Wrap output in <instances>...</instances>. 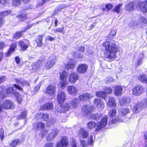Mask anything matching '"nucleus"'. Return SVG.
Here are the masks:
<instances>
[{
    "label": "nucleus",
    "mask_w": 147,
    "mask_h": 147,
    "mask_svg": "<svg viewBox=\"0 0 147 147\" xmlns=\"http://www.w3.org/2000/svg\"><path fill=\"white\" fill-rule=\"evenodd\" d=\"M102 45L106 51L105 53L106 58L114 59L117 57V53L118 51L119 47L114 41H106L103 43Z\"/></svg>",
    "instance_id": "nucleus-1"
},
{
    "label": "nucleus",
    "mask_w": 147,
    "mask_h": 147,
    "mask_svg": "<svg viewBox=\"0 0 147 147\" xmlns=\"http://www.w3.org/2000/svg\"><path fill=\"white\" fill-rule=\"evenodd\" d=\"M14 87L11 86L8 88L6 92L8 94H13L16 97L18 102L20 103L22 100V98L19 93L16 92L17 89L20 91L22 90V89L21 87L17 84H14Z\"/></svg>",
    "instance_id": "nucleus-2"
},
{
    "label": "nucleus",
    "mask_w": 147,
    "mask_h": 147,
    "mask_svg": "<svg viewBox=\"0 0 147 147\" xmlns=\"http://www.w3.org/2000/svg\"><path fill=\"white\" fill-rule=\"evenodd\" d=\"M144 88L140 84L135 86L133 89V94L134 96H140L144 92Z\"/></svg>",
    "instance_id": "nucleus-3"
},
{
    "label": "nucleus",
    "mask_w": 147,
    "mask_h": 147,
    "mask_svg": "<svg viewBox=\"0 0 147 147\" xmlns=\"http://www.w3.org/2000/svg\"><path fill=\"white\" fill-rule=\"evenodd\" d=\"M116 115L117 110L115 109L110 110L109 113V115L110 117L113 122H115L117 121L120 122L122 121L123 120L121 119H118V118H117Z\"/></svg>",
    "instance_id": "nucleus-4"
},
{
    "label": "nucleus",
    "mask_w": 147,
    "mask_h": 147,
    "mask_svg": "<svg viewBox=\"0 0 147 147\" xmlns=\"http://www.w3.org/2000/svg\"><path fill=\"white\" fill-rule=\"evenodd\" d=\"M56 56L55 55L50 56L49 59L45 63V67L47 69H49L52 67L56 62Z\"/></svg>",
    "instance_id": "nucleus-5"
},
{
    "label": "nucleus",
    "mask_w": 147,
    "mask_h": 147,
    "mask_svg": "<svg viewBox=\"0 0 147 147\" xmlns=\"http://www.w3.org/2000/svg\"><path fill=\"white\" fill-rule=\"evenodd\" d=\"M108 121V117L107 116H105L102 118L99 122V124L96 126V130L98 131L101 128H104L107 125Z\"/></svg>",
    "instance_id": "nucleus-6"
},
{
    "label": "nucleus",
    "mask_w": 147,
    "mask_h": 147,
    "mask_svg": "<svg viewBox=\"0 0 147 147\" xmlns=\"http://www.w3.org/2000/svg\"><path fill=\"white\" fill-rule=\"evenodd\" d=\"M68 94L72 96H74L77 95L78 92L77 88L72 85L70 86L67 88Z\"/></svg>",
    "instance_id": "nucleus-7"
},
{
    "label": "nucleus",
    "mask_w": 147,
    "mask_h": 147,
    "mask_svg": "<svg viewBox=\"0 0 147 147\" xmlns=\"http://www.w3.org/2000/svg\"><path fill=\"white\" fill-rule=\"evenodd\" d=\"M88 68V66L86 64H80L77 67V71L79 74H83L86 72Z\"/></svg>",
    "instance_id": "nucleus-8"
},
{
    "label": "nucleus",
    "mask_w": 147,
    "mask_h": 147,
    "mask_svg": "<svg viewBox=\"0 0 147 147\" xmlns=\"http://www.w3.org/2000/svg\"><path fill=\"white\" fill-rule=\"evenodd\" d=\"M56 89V87L53 85H49L46 89L45 93L46 94L51 96L55 93Z\"/></svg>",
    "instance_id": "nucleus-9"
},
{
    "label": "nucleus",
    "mask_w": 147,
    "mask_h": 147,
    "mask_svg": "<svg viewBox=\"0 0 147 147\" xmlns=\"http://www.w3.org/2000/svg\"><path fill=\"white\" fill-rule=\"evenodd\" d=\"M18 45L20 47L21 50L24 51L29 47V42L26 40H21L18 42Z\"/></svg>",
    "instance_id": "nucleus-10"
},
{
    "label": "nucleus",
    "mask_w": 147,
    "mask_h": 147,
    "mask_svg": "<svg viewBox=\"0 0 147 147\" xmlns=\"http://www.w3.org/2000/svg\"><path fill=\"white\" fill-rule=\"evenodd\" d=\"M65 99V94L63 92L59 91L57 94V100L58 103L60 104L64 102Z\"/></svg>",
    "instance_id": "nucleus-11"
},
{
    "label": "nucleus",
    "mask_w": 147,
    "mask_h": 147,
    "mask_svg": "<svg viewBox=\"0 0 147 147\" xmlns=\"http://www.w3.org/2000/svg\"><path fill=\"white\" fill-rule=\"evenodd\" d=\"M68 144L67 138L66 137H64L59 142L57 143L56 147H66Z\"/></svg>",
    "instance_id": "nucleus-12"
},
{
    "label": "nucleus",
    "mask_w": 147,
    "mask_h": 147,
    "mask_svg": "<svg viewBox=\"0 0 147 147\" xmlns=\"http://www.w3.org/2000/svg\"><path fill=\"white\" fill-rule=\"evenodd\" d=\"M2 107L6 109L12 108L14 107V104L11 100H4L2 104Z\"/></svg>",
    "instance_id": "nucleus-13"
},
{
    "label": "nucleus",
    "mask_w": 147,
    "mask_h": 147,
    "mask_svg": "<svg viewBox=\"0 0 147 147\" xmlns=\"http://www.w3.org/2000/svg\"><path fill=\"white\" fill-rule=\"evenodd\" d=\"M92 97L93 95L88 93H85L80 95L79 98L80 100L85 101L89 100Z\"/></svg>",
    "instance_id": "nucleus-14"
},
{
    "label": "nucleus",
    "mask_w": 147,
    "mask_h": 147,
    "mask_svg": "<svg viewBox=\"0 0 147 147\" xmlns=\"http://www.w3.org/2000/svg\"><path fill=\"white\" fill-rule=\"evenodd\" d=\"M138 6L142 12L146 13L147 10V0H144V2H139Z\"/></svg>",
    "instance_id": "nucleus-15"
},
{
    "label": "nucleus",
    "mask_w": 147,
    "mask_h": 147,
    "mask_svg": "<svg viewBox=\"0 0 147 147\" xmlns=\"http://www.w3.org/2000/svg\"><path fill=\"white\" fill-rule=\"evenodd\" d=\"M70 108L69 104L65 103L63 105H61L57 109V111L60 113H63L69 110Z\"/></svg>",
    "instance_id": "nucleus-16"
},
{
    "label": "nucleus",
    "mask_w": 147,
    "mask_h": 147,
    "mask_svg": "<svg viewBox=\"0 0 147 147\" xmlns=\"http://www.w3.org/2000/svg\"><path fill=\"white\" fill-rule=\"evenodd\" d=\"M78 75L76 73H71L68 77L69 82L72 83H75L78 80Z\"/></svg>",
    "instance_id": "nucleus-17"
},
{
    "label": "nucleus",
    "mask_w": 147,
    "mask_h": 147,
    "mask_svg": "<svg viewBox=\"0 0 147 147\" xmlns=\"http://www.w3.org/2000/svg\"><path fill=\"white\" fill-rule=\"evenodd\" d=\"M143 104L141 102H137V103L133 104L132 107L133 111L137 113L139 112L142 109Z\"/></svg>",
    "instance_id": "nucleus-18"
},
{
    "label": "nucleus",
    "mask_w": 147,
    "mask_h": 147,
    "mask_svg": "<svg viewBox=\"0 0 147 147\" xmlns=\"http://www.w3.org/2000/svg\"><path fill=\"white\" fill-rule=\"evenodd\" d=\"M92 109V107L91 106L85 105L83 106L82 111L84 114L87 115L91 113Z\"/></svg>",
    "instance_id": "nucleus-19"
},
{
    "label": "nucleus",
    "mask_w": 147,
    "mask_h": 147,
    "mask_svg": "<svg viewBox=\"0 0 147 147\" xmlns=\"http://www.w3.org/2000/svg\"><path fill=\"white\" fill-rule=\"evenodd\" d=\"M107 105L110 107H115L117 105L114 98L109 96L107 103Z\"/></svg>",
    "instance_id": "nucleus-20"
},
{
    "label": "nucleus",
    "mask_w": 147,
    "mask_h": 147,
    "mask_svg": "<svg viewBox=\"0 0 147 147\" xmlns=\"http://www.w3.org/2000/svg\"><path fill=\"white\" fill-rule=\"evenodd\" d=\"M97 106V107L98 108L102 109L104 107V103L100 99L96 98H95L94 102Z\"/></svg>",
    "instance_id": "nucleus-21"
},
{
    "label": "nucleus",
    "mask_w": 147,
    "mask_h": 147,
    "mask_svg": "<svg viewBox=\"0 0 147 147\" xmlns=\"http://www.w3.org/2000/svg\"><path fill=\"white\" fill-rule=\"evenodd\" d=\"M58 132V131L56 129H55L50 132L47 137V140L50 141L53 139L57 135Z\"/></svg>",
    "instance_id": "nucleus-22"
},
{
    "label": "nucleus",
    "mask_w": 147,
    "mask_h": 147,
    "mask_svg": "<svg viewBox=\"0 0 147 147\" xmlns=\"http://www.w3.org/2000/svg\"><path fill=\"white\" fill-rule=\"evenodd\" d=\"M17 47V44L16 43L11 44L10 46L9 50L7 53H6V55L7 57H8L15 50V49Z\"/></svg>",
    "instance_id": "nucleus-23"
},
{
    "label": "nucleus",
    "mask_w": 147,
    "mask_h": 147,
    "mask_svg": "<svg viewBox=\"0 0 147 147\" xmlns=\"http://www.w3.org/2000/svg\"><path fill=\"white\" fill-rule=\"evenodd\" d=\"M53 104L51 102H48L45 104L41 107V109L42 110H51L53 108Z\"/></svg>",
    "instance_id": "nucleus-24"
},
{
    "label": "nucleus",
    "mask_w": 147,
    "mask_h": 147,
    "mask_svg": "<svg viewBox=\"0 0 147 147\" xmlns=\"http://www.w3.org/2000/svg\"><path fill=\"white\" fill-rule=\"evenodd\" d=\"M75 64V62L74 61L70 59L68 63L65 64V67L66 69H73L74 68Z\"/></svg>",
    "instance_id": "nucleus-25"
},
{
    "label": "nucleus",
    "mask_w": 147,
    "mask_h": 147,
    "mask_svg": "<svg viewBox=\"0 0 147 147\" xmlns=\"http://www.w3.org/2000/svg\"><path fill=\"white\" fill-rule=\"evenodd\" d=\"M88 135V132L83 129H81L79 133V136L83 138H86Z\"/></svg>",
    "instance_id": "nucleus-26"
},
{
    "label": "nucleus",
    "mask_w": 147,
    "mask_h": 147,
    "mask_svg": "<svg viewBox=\"0 0 147 147\" xmlns=\"http://www.w3.org/2000/svg\"><path fill=\"white\" fill-rule=\"evenodd\" d=\"M138 80L141 82L147 83V75L145 74H142L138 76Z\"/></svg>",
    "instance_id": "nucleus-27"
},
{
    "label": "nucleus",
    "mask_w": 147,
    "mask_h": 147,
    "mask_svg": "<svg viewBox=\"0 0 147 147\" xmlns=\"http://www.w3.org/2000/svg\"><path fill=\"white\" fill-rule=\"evenodd\" d=\"M130 102V99L129 98H122L119 100V103L121 106H122Z\"/></svg>",
    "instance_id": "nucleus-28"
},
{
    "label": "nucleus",
    "mask_w": 147,
    "mask_h": 147,
    "mask_svg": "<svg viewBox=\"0 0 147 147\" xmlns=\"http://www.w3.org/2000/svg\"><path fill=\"white\" fill-rule=\"evenodd\" d=\"M79 102L78 98H74L69 102V104L72 108H77Z\"/></svg>",
    "instance_id": "nucleus-29"
},
{
    "label": "nucleus",
    "mask_w": 147,
    "mask_h": 147,
    "mask_svg": "<svg viewBox=\"0 0 147 147\" xmlns=\"http://www.w3.org/2000/svg\"><path fill=\"white\" fill-rule=\"evenodd\" d=\"M130 111V109L128 108H123L120 109L119 112V113H121L122 115H125L129 113Z\"/></svg>",
    "instance_id": "nucleus-30"
},
{
    "label": "nucleus",
    "mask_w": 147,
    "mask_h": 147,
    "mask_svg": "<svg viewBox=\"0 0 147 147\" xmlns=\"http://www.w3.org/2000/svg\"><path fill=\"white\" fill-rule=\"evenodd\" d=\"M115 93L116 95H121L122 93L123 88L121 86H117L114 88Z\"/></svg>",
    "instance_id": "nucleus-31"
},
{
    "label": "nucleus",
    "mask_w": 147,
    "mask_h": 147,
    "mask_svg": "<svg viewBox=\"0 0 147 147\" xmlns=\"http://www.w3.org/2000/svg\"><path fill=\"white\" fill-rule=\"evenodd\" d=\"M28 29L27 28H26L24 29H22L20 32H17L15 33L13 36V37L16 39H18L22 36V34L25 32Z\"/></svg>",
    "instance_id": "nucleus-32"
},
{
    "label": "nucleus",
    "mask_w": 147,
    "mask_h": 147,
    "mask_svg": "<svg viewBox=\"0 0 147 147\" xmlns=\"http://www.w3.org/2000/svg\"><path fill=\"white\" fill-rule=\"evenodd\" d=\"M143 57V53H141L139 56L138 58L136 63L135 64V65L136 67L142 64V59Z\"/></svg>",
    "instance_id": "nucleus-33"
},
{
    "label": "nucleus",
    "mask_w": 147,
    "mask_h": 147,
    "mask_svg": "<svg viewBox=\"0 0 147 147\" xmlns=\"http://www.w3.org/2000/svg\"><path fill=\"white\" fill-rule=\"evenodd\" d=\"M45 125L42 122H38L35 124L34 125V127L36 130L39 129H43L44 128Z\"/></svg>",
    "instance_id": "nucleus-34"
},
{
    "label": "nucleus",
    "mask_w": 147,
    "mask_h": 147,
    "mask_svg": "<svg viewBox=\"0 0 147 147\" xmlns=\"http://www.w3.org/2000/svg\"><path fill=\"white\" fill-rule=\"evenodd\" d=\"M98 125L94 121H90L87 124V127L89 129H92L95 127L96 128V126Z\"/></svg>",
    "instance_id": "nucleus-35"
},
{
    "label": "nucleus",
    "mask_w": 147,
    "mask_h": 147,
    "mask_svg": "<svg viewBox=\"0 0 147 147\" xmlns=\"http://www.w3.org/2000/svg\"><path fill=\"white\" fill-rule=\"evenodd\" d=\"M96 96L105 99L107 96V93L102 91H98L96 92Z\"/></svg>",
    "instance_id": "nucleus-36"
},
{
    "label": "nucleus",
    "mask_w": 147,
    "mask_h": 147,
    "mask_svg": "<svg viewBox=\"0 0 147 147\" xmlns=\"http://www.w3.org/2000/svg\"><path fill=\"white\" fill-rule=\"evenodd\" d=\"M134 5L135 3L133 2H129L126 5V9L129 11H132Z\"/></svg>",
    "instance_id": "nucleus-37"
},
{
    "label": "nucleus",
    "mask_w": 147,
    "mask_h": 147,
    "mask_svg": "<svg viewBox=\"0 0 147 147\" xmlns=\"http://www.w3.org/2000/svg\"><path fill=\"white\" fill-rule=\"evenodd\" d=\"M20 140L16 139L12 141L10 143V147H15L19 144H20Z\"/></svg>",
    "instance_id": "nucleus-38"
},
{
    "label": "nucleus",
    "mask_w": 147,
    "mask_h": 147,
    "mask_svg": "<svg viewBox=\"0 0 147 147\" xmlns=\"http://www.w3.org/2000/svg\"><path fill=\"white\" fill-rule=\"evenodd\" d=\"M42 37L41 36H39L36 39V42L37 43V46L39 47H41L42 46Z\"/></svg>",
    "instance_id": "nucleus-39"
},
{
    "label": "nucleus",
    "mask_w": 147,
    "mask_h": 147,
    "mask_svg": "<svg viewBox=\"0 0 147 147\" xmlns=\"http://www.w3.org/2000/svg\"><path fill=\"white\" fill-rule=\"evenodd\" d=\"M60 77L61 80H66L67 73L65 71H63L60 74Z\"/></svg>",
    "instance_id": "nucleus-40"
},
{
    "label": "nucleus",
    "mask_w": 147,
    "mask_h": 147,
    "mask_svg": "<svg viewBox=\"0 0 147 147\" xmlns=\"http://www.w3.org/2000/svg\"><path fill=\"white\" fill-rule=\"evenodd\" d=\"M41 62L40 61H38L37 62L34 64L32 66V69L34 70L39 68L41 65Z\"/></svg>",
    "instance_id": "nucleus-41"
},
{
    "label": "nucleus",
    "mask_w": 147,
    "mask_h": 147,
    "mask_svg": "<svg viewBox=\"0 0 147 147\" xmlns=\"http://www.w3.org/2000/svg\"><path fill=\"white\" fill-rule=\"evenodd\" d=\"M66 80H61V81L59 84V86L62 89L65 88L67 85Z\"/></svg>",
    "instance_id": "nucleus-42"
},
{
    "label": "nucleus",
    "mask_w": 147,
    "mask_h": 147,
    "mask_svg": "<svg viewBox=\"0 0 147 147\" xmlns=\"http://www.w3.org/2000/svg\"><path fill=\"white\" fill-rule=\"evenodd\" d=\"M11 12V11H5L0 13V18H4L5 16H7L10 14Z\"/></svg>",
    "instance_id": "nucleus-43"
},
{
    "label": "nucleus",
    "mask_w": 147,
    "mask_h": 147,
    "mask_svg": "<svg viewBox=\"0 0 147 147\" xmlns=\"http://www.w3.org/2000/svg\"><path fill=\"white\" fill-rule=\"evenodd\" d=\"M26 115V111H24L20 115L18 116V117L19 119H21L25 118Z\"/></svg>",
    "instance_id": "nucleus-44"
},
{
    "label": "nucleus",
    "mask_w": 147,
    "mask_h": 147,
    "mask_svg": "<svg viewBox=\"0 0 147 147\" xmlns=\"http://www.w3.org/2000/svg\"><path fill=\"white\" fill-rule=\"evenodd\" d=\"M113 6L111 4H107L105 6L106 8H102V10L103 11H105L106 10V9H107V10L108 11L111 9L112 8Z\"/></svg>",
    "instance_id": "nucleus-45"
},
{
    "label": "nucleus",
    "mask_w": 147,
    "mask_h": 147,
    "mask_svg": "<svg viewBox=\"0 0 147 147\" xmlns=\"http://www.w3.org/2000/svg\"><path fill=\"white\" fill-rule=\"evenodd\" d=\"M17 17L19 18L22 21H23L24 20L26 19V15H25L24 14L19 15L18 16H17Z\"/></svg>",
    "instance_id": "nucleus-46"
},
{
    "label": "nucleus",
    "mask_w": 147,
    "mask_h": 147,
    "mask_svg": "<svg viewBox=\"0 0 147 147\" xmlns=\"http://www.w3.org/2000/svg\"><path fill=\"white\" fill-rule=\"evenodd\" d=\"M122 4H120L115 7L114 11L118 13L120 12V8L122 7Z\"/></svg>",
    "instance_id": "nucleus-47"
},
{
    "label": "nucleus",
    "mask_w": 147,
    "mask_h": 147,
    "mask_svg": "<svg viewBox=\"0 0 147 147\" xmlns=\"http://www.w3.org/2000/svg\"><path fill=\"white\" fill-rule=\"evenodd\" d=\"M21 0H13L12 3L14 5H18L20 4Z\"/></svg>",
    "instance_id": "nucleus-48"
},
{
    "label": "nucleus",
    "mask_w": 147,
    "mask_h": 147,
    "mask_svg": "<svg viewBox=\"0 0 147 147\" xmlns=\"http://www.w3.org/2000/svg\"><path fill=\"white\" fill-rule=\"evenodd\" d=\"M100 117V115L99 114H92L91 115L92 119H95L96 120H98Z\"/></svg>",
    "instance_id": "nucleus-49"
},
{
    "label": "nucleus",
    "mask_w": 147,
    "mask_h": 147,
    "mask_svg": "<svg viewBox=\"0 0 147 147\" xmlns=\"http://www.w3.org/2000/svg\"><path fill=\"white\" fill-rule=\"evenodd\" d=\"M105 93H107V94L108 93L110 94L112 92V90L110 88L107 87L105 88Z\"/></svg>",
    "instance_id": "nucleus-50"
},
{
    "label": "nucleus",
    "mask_w": 147,
    "mask_h": 147,
    "mask_svg": "<svg viewBox=\"0 0 147 147\" xmlns=\"http://www.w3.org/2000/svg\"><path fill=\"white\" fill-rule=\"evenodd\" d=\"M64 27L57 28L55 29L54 31L55 33H56V32L62 33L64 30Z\"/></svg>",
    "instance_id": "nucleus-51"
},
{
    "label": "nucleus",
    "mask_w": 147,
    "mask_h": 147,
    "mask_svg": "<svg viewBox=\"0 0 147 147\" xmlns=\"http://www.w3.org/2000/svg\"><path fill=\"white\" fill-rule=\"evenodd\" d=\"M42 118L45 121H47L48 119L49 115L47 113H43V116Z\"/></svg>",
    "instance_id": "nucleus-52"
},
{
    "label": "nucleus",
    "mask_w": 147,
    "mask_h": 147,
    "mask_svg": "<svg viewBox=\"0 0 147 147\" xmlns=\"http://www.w3.org/2000/svg\"><path fill=\"white\" fill-rule=\"evenodd\" d=\"M0 137L1 139L2 140L4 138V131L2 128L0 129Z\"/></svg>",
    "instance_id": "nucleus-53"
},
{
    "label": "nucleus",
    "mask_w": 147,
    "mask_h": 147,
    "mask_svg": "<svg viewBox=\"0 0 147 147\" xmlns=\"http://www.w3.org/2000/svg\"><path fill=\"white\" fill-rule=\"evenodd\" d=\"M55 122V120L54 119H51L47 123V125H51L53 124Z\"/></svg>",
    "instance_id": "nucleus-54"
},
{
    "label": "nucleus",
    "mask_w": 147,
    "mask_h": 147,
    "mask_svg": "<svg viewBox=\"0 0 147 147\" xmlns=\"http://www.w3.org/2000/svg\"><path fill=\"white\" fill-rule=\"evenodd\" d=\"M117 33L116 30H112L111 31L110 33L109 34L110 36H115Z\"/></svg>",
    "instance_id": "nucleus-55"
},
{
    "label": "nucleus",
    "mask_w": 147,
    "mask_h": 147,
    "mask_svg": "<svg viewBox=\"0 0 147 147\" xmlns=\"http://www.w3.org/2000/svg\"><path fill=\"white\" fill-rule=\"evenodd\" d=\"M81 146L82 147H84L87 145V143L85 142L84 140H80Z\"/></svg>",
    "instance_id": "nucleus-56"
},
{
    "label": "nucleus",
    "mask_w": 147,
    "mask_h": 147,
    "mask_svg": "<svg viewBox=\"0 0 147 147\" xmlns=\"http://www.w3.org/2000/svg\"><path fill=\"white\" fill-rule=\"evenodd\" d=\"M43 116V113H39L37 114L36 117L37 119H41L42 118V117Z\"/></svg>",
    "instance_id": "nucleus-57"
},
{
    "label": "nucleus",
    "mask_w": 147,
    "mask_h": 147,
    "mask_svg": "<svg viewBox=\"0 0 147 147\" xmlns=\"http://www.w3.org/2000/svg\"><path fill=\"white\" fill-rule=\"evenodd\" d=\"M8 3L5 0H0V3L3 5H5Z\"/></svg>",
    "instance_id": "nucleus-58"
},
{
    "label": "nucleus",
    "mask_w": 147,
    "mask_h": 147,
    "mask_svg": "<svg viewBox=\"0 0 147 147\" xmlns=\"http://www.w3.org/2000/svg\"><path fill=\"white\" fill-rule=\"evenodd\" d=\"M44 147H53V144L52 143H48L45 144Z\"/></svg>",
    "instance_id": "nucleus-59"
},
{
    "label": "nucleus",
    "mask_w": 147,
    "mask_h": 147,
    "mask_svg": "<svg viewBox=\"0 0 147 147\" xmlns=\"http://www.w3.org/2000/svg\"><path fill=\"white\" fill-rule=\"evenodd\" d=\"M46 39L47 40L50 41H53L54 40L55 38L53 37H51L50 36H48L47 37Z\"/></svg>",
    "instance_id": "nucleus-60"
},
{
    "label": "nucleus",
    "mask_w": 147,
    "mask_h": 147,
    "mask_svg": "<svg viewBox=\"0 0 147 147\" xmlns=\"http://www.w3.org/2000/svg\"><path fill=\"white\" fill-rule=\"evenodd\" d=\"M140 22H142L145 24H147V21L143 17H141L140 19Z\"/></svg>",
    "instance_id": "nucleus-61"
},
{
    "label": "nucleus",
    "mask_w": 147,
    "mask_h": 147,
    "mask_svg": "<svg viewBox=\"0 0 147 147\" xmlns=\"http://www.w3.org/2000/svg\"><path fill=\"white\" fill-rule=\"evenodd\" d=\"M138 25V23L136 21H134L131 22L130 23V26H136Z\"/></svg>",
    "instance_id": "nucleus-62"
},
{
    "label": "nucleus",
    "mask_w": 147,
    "mask_h": 147,
    "mask_svg": "<svg viewBox=\"0 0 147 147\" xmlns=\"http://www.w3.org/2000/svg\"><path fill=\"white\" fill-rule=\"evenodd\" d=\"M71 147H77L76 141L73 140L71 144Z\"/></svg>",
    "instance_id": "nucleus-63"
},
{
    "label": "nucleus",
    "mask_w": 147,
    "mask_h": 147,
    "mask_svg": "<svg viewBox=\"0 0 147 147\" xmlns=\"http://www.w3.org/2000/svg\"><path fill=\"white\" fill-rule=\"evenodd\" d=\"M93 141V137L92 136H90V140H88V144L89 145H91L92 144V143Z\"/></svg>",
    "instance_id": "nucleus-64"
}]
</instances>
